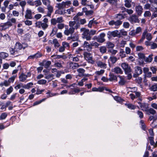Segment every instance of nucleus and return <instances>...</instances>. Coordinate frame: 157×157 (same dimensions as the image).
I'll use <instances>...</instances> for the list:
<instances>
[{"label": "nucleus", "mask_w": 157, "mask_h": 157, "mask_svg": "<svg viewBox=\"0 0 157 157\" xmlns=\"http://www.w3.org/2000/svg\"><path fill=\"white\" fill-rule=\"evenodd\" d=\"M69 26L70 27L68 29V26H66L65 29L64 31L65 35L68 36L69 34H72L74 32L75 29L80 28V24L79 22L76 23L75 21H70L69 22Z\"/></svg>", "instance_id": "obj_1"}, {"label": "nucleus", "mask_w": 157, "mask_h": 157, "mask_svg": "<svg viewBox=\"0 0 157 157\" xmlns=\"http://www.w3.org/2000/svg\"><path fill=\"white\" fill-rule=\"evenodd\" d=\"M80 31L81 32H82V35L83 39H86L87 40H91V36L90 35V31L89 29L84 28H82L80 29Z\"/></svg>", "instance_id": "obj_2"}, {"label": "nucleus", "mask_w": 157, "mask_h": 157, "mask_svg": "<svg viewBox=\"0 0 157 157\" xmlns=\"http://www.w3.org/2000/svg\"><path fill=\"white\" fill-rule=\"evenodd\" d=\"M84 57L85 59L89 63L91 64L94 63L95 61L93 60L92 56L91 53L89 52H85L84 54Z\"/></svg>", "instance_id": "obj_3"}, {"label": "nucleus", "mask_w": 157, "mask_h": 157, "mask_svg": "<svg viewBox=\"0 0 157 157\" xmlns=\"http://www.w3.org/2000/svg\"><path fill=\"white\" fill-rule=\"evenodd\" d=\"M12 25L11 22L7 21L6 22L1 23L0 24V30H4L8 28L10 26Z\"/></svg>", "instance_id": "obj_4"}, {"label": "nucleus", "mask_w": 157, "mask_h": 157, "mask_svg": "<svg viewBox=\"0 0 157 157\" xmlns=\"http://www.w3.org/2000/svg\"><path fill=\"white\" fill-rule=\"evenodd\" d=\"M121 67L124 70L125 73L132 72V70L130 67L126 63H123L121 64Z\"/></svg>", "instance_id": "obj_5"}, {"label": "nucleus", "mask_w": 157, "mask_h": 157, "mask_svg": "<svg viewBox=\"0 0 157 157\" xmlns=\"http://www.w3.org/2000/svg\"><path fill=\"white\" fill-rule=\"evenodd\" d=\"M144 8L145 10H149L151 11H153L156 10V7L154 6L153 5L148 3L144 5Z\"/></svg>", "instance_id": "obj_6"}, {"label": "nucleus", "mask_w": 157, "mask_h": 157, "mask_svg": "<svg viewBox=\"0 0 157 157\" xmlns=\"http://www.w3.org/2000/svg\"><path fill=\"white\" fill-rule=\"evenodd\" d=\"M107 35L114 37H120V35L119 32V30H116L112 32L109 31L107 33Z\"/></svg>", "instance_id": "obj_7"}, {"label": "nucleus", "mask_w": 157, "mask_h": 157, "mask_svg": "<svg viewBox=\"0 0 157 157\" xmlns=\"http://www.w3.org/2000/svg\"><path fill=\"white\" fill-rule=\"evenodd\" d=\"M142 7L140 5L136 6L135 7L136 12L139 15H141L143 12Z\"/></svg>", "instance_id": "obj_8"}, {"label": "nucleus", "mask_w": 157, "mask_h": 157, "mask_svg": "<svg viewBox=\"0 0 157 157\" xmlns=\"http://www.w3.org/2000/svg\"><path fill=\"white\" fill-rule=\"evenodd\" d=\"M129 21L132 24L139 22L138 17L136 15H132L129 18Z\"/></svg>", "instance_id": "obj_9"}, {"label": "nucleus", "mask_w": 157, "mask_h": 157, "mask_svg": "<svg viewBox=\"0 0 157 157\" xmlns=\"http://www.w3.org/2000/svg\"><path fill=\"white\" fill-rule=\"evenodd\" d=\"M96 63L98 67L101 68L105 69L107 67V64L105 63L102 62L101 61H97Z\"/></svg>", "instance_id": "obj_10"}, {"label": "nucleus", "mask_w": 157, "mask_h": 157, "mask_svg": "<svg viewBox=\"0 0 157 157\" xmlns=\"http://www.w3.org/2000/svg\"><path fill=\"white\" fill-rule=\"evenodd\" d=\"M14 48L15 50L17 52L21 49L22 48H25L21 43L19 42L16 43Z\"/></svg>", "instance_id": "obj_11"}, {"label": "nucleus", "mask_w": 157, "mask_h": 157, "mask_svg": "<svg viewBox=\"0 0 157 157\" xmlns=\"http://www.w3.org/2000/svg\"><path fill=\"white\" fill-rule=\"evenodd\" d=\"M25 17L26 18L28 19H32V11L31 10L29 9H27L26 14L25 15Z\"/></svg>", "instance_id": "obj_12"}, {"label": "nucleus", "mask_w": 157, "mask_h": 157, "mask_svg": "<svg viewBox=\"0 0 157 157\" xmlns=\"http://www.w3.org/2000/svg\"><path fill=\"white\" fill-rule=\"evenodd\" d=\"M109 24L110 25H115L118 26L121 25L122 24V22L119 20H117L116 21H111L109 22Z\"/></svg>", "instance_id": "obj_13"}, {"label": "nucleus", "mask_w": 157, "mask_h": 157, "mask_svg": "<svg viewBox=\"0 0 157 157\" xmlns=\"http://www.w3.org/2000/svg\"><path fill=\"white\" fill-rule=\"evenodd\" d=\"M119 77L120 78V80L118 82L119 84L121 86L124 85L127 82L124 76H119Z\"/></svg>", "instance_id": "obj_14"}, {"label": "nucleus", "mask_w": 157, "mask_h": 157, "mask_svg": "<svg viewBox=\"0 0 157 157\" xmlns=\"http://www.w3.org/2000/svg\"><path fill=\"white\" fill-rule=\"evenodd\" d=\"M56 7L59 10L63 9L65 8L64 4V2H62L61 3H58L56 4Z\"/></svg>", "instance_id": "obj_15"}, {"label": "nucleus", "mask_w": 157, "mask_h": 157, "mask_svg": "<svg viewBox=\"0 0 157 157\" xmlns=\"http://www.w3.org/2000/svg\"><path fill=\"white\" fill-rule=\"evenodd\" d=\"M83 46L84 47V49L86 50L87 51H90L91 49L90 44V45L88 42L86 41L84 42Z\"/></svg>", "instance_id": "obj_16"}, {"label": "nucleus", "mask_w": 157, "mask_h": 157, "mask_svg": "<svg viewBox=\"0 0 157 157\" xmlns=\"http://www.w3.org/2000/svg\"><path fill=\"white\" fill-rule=\"evenodd\" d=\"M77 71L78 73V76L79 77H82L84 76H86L87 75L84 74V73L85 71L82 68H79Z\"/></svg>", "instance_id": "obj_17"}, {"label": "nucleus", "mask_w": 157, "mask_h": 157, "mask_svg": "<svg viewBox=\"0 0 157 157\" xmlns=\"http://www.w3.org/2000/svg\"><path fill=\"white\" fill-rule=\"evenodd\" d=\"M105 34L104 33H101L100 34V36L97 39V41L100 43H103L105 41L104 37Z\"/></svg>", "instance_id": "obj_18"}, {"label": "nucleus", "mask_w": 157, "mask_h": 157, "mask_svg": "<svg viewBox=\"0 0 157 157\" xmlns=\"http://www.w3.org/2000/svg\"><path fill=\"white\" fill-rule=\"evenodd\" d=\"M27 75L23 73H22L19 76V81L21 82H24L27 78Z\"/></svg>", "instance_id": "obj_19"}, {"label": "nucleus", "mask_w": 157, "mask_h": 157, "mask_svg": "<svg viewBox=\"0 0 157 157\" xmlns=\"http://www.w3.org/2000/svg\"><path fill=\"white\" fill-rule=\"evenodd\" d=\"M138 104L140 105V107L141 109L143 111H146L148 109V105L145 103L142 104L141 102H138Z\"/></svg>", "instance_id": "obj_20"}, {"label": "nucleus", "mask_w": 157, "mask_h": 157, "mask_svg": "<svg viewBox=\"0 0 157 157\" xmlns=\"http://www.w3.org/2000/svg\"><path fill=\"white\" fill-rule=\"evenodd\" d=\"M79 67V65L76 63L71 62L69 63L70 67L73 69H75Z\"/></svg>", "instance_id": "obj_21"}, {"label": "nucleus", "mask_w": 157, "mask_h": 157, "mask_svg": "<svg viewBox=\"0 0 157 157\" xmlns=\"http://www.w3.org/2000/svg\"><path fill=\"white\" fill-rule=\"evenodd\" d=\"M135 73L137 75H140L142 73L141 68L139 66H136L135 67Z\"/></svg>", "instance_id": "obj_22"}, {"label": "nucleus", "mask_w": 157, "mask_h": 157, "mask_svg": "<svg viewBox=\"0 0 157 157\" xmlns=\"http://www.w3.org/2000/svg\"><path fill=\"white\" fill-rule=\"evenodd\" d=\"M41 56V54L40 53H37L33 55H31L29 56L28 58V59H37L40 57Z\"/></svg>", "instance_id": "obj_23"}, {"label": "nucleus", "mask_w": 157, "mask_h": 157, "mask_svg": "<svg viewBox=\"0 0 157 157\" xmlns=\"http://www.w3.org/2000/svg\"><path fill=\"white\" fill-rule=\"evenodd\" d=\"M54 75L52 74H45V78L47 79L49 82L53 79Z\"/></svg>", "instance_id": "obj_24"}, {"label": "nucleus", "mask_w": 157, "mask_h": 157, "mask_svg": "<svg viewBox=\"0 0 157 157\" xmlns=\"http://www.w3.org/2000/svg\"><path fill=\"white\" fill-rule=\"evenodd\" d=\"M51 62L49 61H44L42 63V66H44V67L46 68H48L51 64Z\"/></svg>", "instance_id": "obj_25"}, {"label": "nucleus", "mask_w": 157, "mask_h": 157, "mask_svg": "<svg viewBox=\"0 0 157 157\" xmlns=\"http://www.w3.org/2000/svg\"><path fill=\"white\" fill-rule=\"evenodd\" d=\"M152 56L153 55L151 54L148 56V57L146 58L145 57L144 59V60L145 62L148 63L151 62L153 59V58L152 57Z\"/></svg>", "instance_id": "obj_26"}, {"label": "nucleus", "mask_w": 157, "mask_h": 157, "mask_svg": "<svg viewBox=\"0 0 157 157\" xmlns=\"http://www.w3.org/2000/svg\"><path fill=\"white\" fill-rule=\"evenodd\" d=\"M113 71L116 74H122V71L120 68L117 67L114 68Z\"/></svg>", "instance_id": "obj_27"}, {"label": "nucleus", "mask_w": 157, "mask_h": 157, "mask_svg": "<svg viewBox=\"0 0 157 157\" xmlns=\"http://www.w3.org/2000/svg\"><path fill=\"white\" fill-rule=\"evenodd\" d=\"M132 0H124V5L127 8H130L131 6V3Z\"/></svg>", "instance_id": "obj_28"}, {"label": "nucleus", "mask_w": 157, "mask_h": 157, "mask_svg": "<svg viewBox=\"0 0 157 157\" xmlns=\"http://www.w3.org/2000/svg\"><path fill=\"white\" fill-rule=\"evenodd\" d=\"M9 56L8 53L4 52H2L0 53V57L3 59H4L7 57Z\"/></svg>", "instance_id": "obj_29"}, {"label": "nucleus", "mask_w": 157, "mask_h": 157, "mask_svg": "<svg viewBox=\"0 0 157 157\" xmlns=\"http://www.w3.org/2000/svg\"><path fill=\"white\" fill-rule=\"evenodd\" d=\"M52 42L53 44H54L55 48H58L59 46V44L56 39H54L52 41Z\"/></svg>", "instance_id": "obj_30"}, {"label": "nucleus", "mask_w": 157, "mask_h": 157, "mask_svg": "<svg viewBox=\"0 0 157 157\" xmlns=\"http://www.w3.org/2000/svg\"><path fill=\"white\" fill-rule=\"evenodd\" d=\"M110 78L109 80L112 81H117V76L113 74H111L109 75Z\"/></svg>", "instance_id": "obj_31"}, {"label": "nucleus", "mask_w": 157, "mask_h": 157, "mask_svg": "<svg viewBox=\"0 0 157 157\" xmlns=\"http://www.w3.org/2000/svg\"><path fill=\"white\" fill-rule=\"evenodd\" d=\"M7 116V113L6 112L2 113L0 116V119L3 120L5 119Z\"/></svg>", "instance_id": "obj_32"}, {"label": "nucleus", "mask_w": 157, "mask_h": 157, "mask_svg": "<svg viewBox=\"0 0 157 157\" xmlns=\"http://www.w3.org/2000/svg\"><path fill=\"white\" fill-rule=\"evenodd\" d=\"M87 80L88 78H82L80 81L78 83V85L80 86H82L84 85V82Z\"/></svg>", "instance_id": "obj_33"}, {"label": "nucleus", "mask_w": 157, "mask_h": 157, "mask_svg": "<svg viewBox=\"0 0 157 157\" xmlns=\"http://www.w3.org/2000/svg\"><path fill=\"white\" fill-rule=\"evenodd\" d=\"M147 30H145L143 33L142 34V37L141 38V39L139 41V43H140L142 41H143L145 39V36L146 35V34H147Z\"/></svg>", "instance_id": "obj_34"}, {"label": "nucleus", "mask_w": 157, "mask_h": 157, "mask_svg": "<svg viewBox=\"0 0 157 157\" xmlns=\"http://www.w3.org/2000/svg\"><path fill=\"white\" fill-rule=\"evenodd\" d=\"M24 85H23V83H20L18 84L16 86H15L14 88L17 90L18 89H20L22 87L24 88Z\"/></svg>", "instance_id": "obj_35"}, {"label": "nucleus", "mask_w": 157, "mask_h": 157, "mask_svg": "<svg viewBox=\"0 0 157 157\" xmlns=\"http://www.w3.org/2000/svg\"><path fill=\"white\" fill-rule=\"evenodd\" d=\"M92 90L93 91L102 92L104 90V89L102 88H97L96 87H94L92 88Z\"/></svg>", "instance_id": "obj_36"}, {"label": "nucleus", "mask_w": 157, "mask_h": 157, "mask_svg": "<svg viewBox=\"0 0 157 157\" xmlns=\"http://www.w3.org/2000/svg\"><path fill=\"white\" fill-rule=\"evenodd\" d=\"M119 32L120 35V36L121 35L124 36H126L127 34V32L123 29L119 30Z\"/></svg>", "instance_id": "obj_37"}, {"label": "nucleus", "mask_w": 157, "mask_h": 157, "mask_svg": "<svg viewBox=\"0 0 157 157\" xmlns=\"http://www.w3.org/2000/svg\"><path fill=\"white\" fill-rule=\"evenodd\" d=\"M19 4L22 7V10L23 11L24 7L26 5V2L25 1H21L20 2Z\"/></svg>", "instance_id": "obj_38"}, {"label": "nucleus", "mask_w": 157, "mask_h": 157, "mask_svg": "<svg viewBox=\"0 0 157 157\" xmlns=\"http://www.w3.org/2000/svg\"><path fill=\"white\" fill-rule=\"evenodd\" d=\"M105 72V70L103 69H101L99 71H97L95 72V74L98 75H102Z\"/></svg>", "instance_id": "obj_39"}, {"label": "nucleus", "mask_w": 157, "mask_h": 157, "mask_svg": "<svg viewBox=\"0 0 157 157\" xmlns=\"http://www.w3.org/2000/svg\"><path fill=\"white\" fill-rule=\"evenodd\" d=\"M13 90V88L12 86H10L9 88L7 89L6 91L7 94L9 95L11 92H12Z\"/></svg>", "instance_id": "obj_40"}, {"label": "nucleus", "mask_w": 157, "mask_h": 157, "mask_svg": "<svg viewBox=\"0 0 157 157\" xmlns=\"http://www.w3.org/2000/svg\"><path fill=\"white\" fill-rule=\"evenodd\" d=\"M47 82V81L45 79H42L38 80L37 82V83L40 85L45 84Z\"/></svg>", "instance_id": "obj_41"}, {"label": "nucleus", "mask_w": 157, "mask_h": 157, "mask_svg": "<svg viewBox=\"0 0 157 157\" xmlns=\"http://www.w3.org/2000/svg\"><path fill=\"white\" fill-rule=\"evenodd\" d=\"M51 57L55 59H58L60 58H63V56L62 55H52Z\"/></svg>", "instance_id": "obj_42"}, {"label": "nucleus", "mask_w": 157, "mask_h": 157, "mask_svg": "<svg viewBox=\"0 0 157 157\" xmlns=\"http://www.w3.org/2000/svg\"><path fill=\"white\" fill-rule=\"evenodd\" d=\"M150 90L151 91H155L157 90V84H155L152 86L150 88Z\"/></svg>", "instance_id": "obj_43"}, {"label": "nucleus", "mask_w": 157, "mask_h": 157, "mask_svg": "<svg viewBox=\"0 0 157 157\" xmlns=\"http://www.w3.org/2000/svg\"><path fill=\"white\" fill-rule=\"evenodd\" d=\"M48 27V25L47 24L45 23L41 22V27L43 30H45Z\"/></svg>", "instance_id": "obj_44"}, {"label": "nucleus", "mask_w": 157, "mask_h": 157, "mask_svg": "<svg viewBox=\"0 0 157 157\" xmlns=\"http://www.w3.org/2000/svg\"><path fill=\"white\" fill-rule=\"evenodd\" d=\"M34 5L36 7H37L41 5L42 2L40 1L39 0H37L34 2Z\"/></svg>", "instance_id": "obj_45"}, {"label": "nucleus", "mask_w": 157, "mask_h": 157, "mask_svg": "<svg viewBox=\"0 0 157 157\" xmlns=\"http://www.w3.org/2000/svg\"><path fill=\"white\" fill-rule=\"evenodd\" d=\"M33 85V83L32 82H29L27 84L25 85H24V88L28 89L30 87H32Z\"/></svg>", "instance_id": "obj_46"}, {"label": "nucleus", "mask_w": 157, "mask_h": 157, "mask_svg": "<svg viewBox=\"0 0 157 157\" xmlns=\"http://www.w3.org/2000/svg\"><path fill=\"white\" fill-rule=\"evenodd\" d=\"M128 90L132 92H135L137 90V88L136 87H128Z\"/></svg>", "instance_id": "obj_47"}, {"label": "nucleus", "mask_w": 157, "mask_h": 157, "mask_svg": "<svg viewBox=\"0 0 157 157\" xmlns=\"http://www.w3.org/2000/svg\"><path fill=\"white\" fill-rule=\"evenodd\" d=\"M37 10L38 12L42 13H43L44 12V9L40 6L38 7L37 9Z\"/></svg>", "instance_id": "obj_48"}, {"label": "nucleus", "mask_w": 157, "mask_h": 157, "mask_svg": "<svg viewBox=\"0 0 157 157\" xmlns=\"http://www.w3.org/2000/svg\"><path fill=\"white\" fill-rule=\"evenodd\" d=\"M125 105L128 108L131 109H134L136 108L135 106L131 104H126Z\"/></svg>", "instance_id": "obj_49"}, {"label": "nucleus", "mask_w": 157, "mask_h": 157, "mask_svg": "<svg viewBox=\"0 0 157 157\" xmlns=\"http://www.w3.org/2000/svg\"><path fill=\"white\" fill-rule=\"evenodd\" d=\"M156 93H154L153 94V95L151 97H148V99L149 100V101H151L153 99H155L156 98Z\"/></svg>", "instance_id": "obj_50"}, {"label": "nucleus", "mask_w": 157, "mask_h": 157, "mask_svg": "<svg viewBox=\"0 0 157 157\" xmlns=\"http://www.w3.org/2000/svg\"><path fill=\"white\" fill-rule=\"evenodd\" d=\"M152 11L154 12L151 15V18H153L154 17H157V8L156 7V10Z\"/></svg>", "instance_id": "obj_51"}, {"label": "nucleus", "mask_w": 157, "mask_h": 157, "mask_svg": "<svg viewBox=\"0 0 157 157\" xmlns=\"http://www.w3.org/2000/svg\"><path fill=\"white\" fill-rule=\"evenodd\" d=\"M144 17H150L151 15V13L149 11H146L144 13Z\"/></svg>", "instance_id": "obj_52"}, {"label": "nucleus", "mask_w": 157, "mask_h": 157, "mask_svg": "<svg viewBox=\"0 0 157 157\" xmlns=\"http://www.w3.org/2000/svg\"><path fill=\"white\" fill-rule=\"evenodd\" d=\"M100 52L102 53H104L106 51V49L105 46H101L100 48Z\"/></svg>", "instance_id": "obj_53"}, {"label": "nucleus", "mask_w": 157, "mask_h": 157, "mask_svg": "<svg viewBox=\"0 0 157 157\" xmlns=\"http://www.w3.org/2000/svg\"><path fill=\"white\" fill-rule=\"evenodd\" d=\"M45 100H46V98H44L39 101H36L35 102L33 103V106H34L36 105L39 104H40L42 102L44 101Z\"/></svg>", "instance_id": "obj_54"}, {"label": "nucleus", "mask_w": 157, "mask_h": 157, "mask_svg": "<svg viewBox=\"0 0 157 157\" xmlns=\"http://www.w3.org/2000/svg\"><path fill=\"white\" fill-rule=\"evenodd\" d=\"M93 23L96 24L97 23L95 21H94V20L93 19L89 21L88 25V27L90 28H91Z\"/></svg>", "instance_id": "obj_55"}, {"label": "nucleus", "mask_w": 157, "mask_h": 157, "mask_svg": "<svg viewBox=\"0 0 157 157\" xmlns=\"http://www.w3.org/2000/svg\"><path fill=\"white\" fill-rule=\"evenodd\" d=\"M47 9L48 10V12H52L53 11V7L50 4L47 6Z\"/></svg>", "instance_id": "obj_56"}, {"label": "nucleus", "mask_w": 157, "mask_h": 157, "mask_svg": "<svg viewBox=\"0 0 157 157\" xmlns=\"http://www.w3.org/2000/svg\"><path fill=\"white\" fill-rule=\"evenodd\" d=\"M65 26V25L63 23H59L57 25V28L59 29H63Z\"/></svg>", "instance_id": "obj_57"}, {"label": "nucleus", "mask_w": 157, "mask_h": 157, "mask_svg": "<svg viewBox=\"0 0 157 157\" xmlns=\"http://www.w3.org/2000/svg\"><path fill=\"white\" fill-rule=\"evenodd\" d=\"M106 46L108 48H112L114 47V44L110 42H108L106 44Z\"/></svg>", "instance_id": "obj_58"}, {"label": "nucleus", "mask_w": 157, "mask_h": 157, "mask_svg": "<svg viewBox=\"0 0 157 157\" xmlns=\"http://www.w3.org/2000/svg\"><path fill=\"white\" fill-rule=\"evenodd\" d=\"M16 77V75H13L10 78L8 81L9 82V83H10L11 82H13Z\"/></svg>", "instance_id": "obj_59"}, {"label": "nucleus", "mask_w": 157, "mask_h": 157, "mask_svg": "<svg viewBox=\"0 0 157 157\" xmlns=\"http://www.w3.org/2000/svg\"><path fill=\"white\" fill-rule=\"evenodd\" d=\"M42 2L43 4L46 6L50 4V1L49 0H42Z\"/></svg>", "instance_id": "obj_60"}, {"label": "nucleus", "mask_w": 157, "mask_h": 157, "mask_svg": "<svg viewBox=\"0 0 157 157\" xmlns=\"http://www.w3.org/2000/svg\"><path fill=\"white\" fill-rule=\"evenodd\" d=\"M56 20L57 23H61L64 21L63 18L62 17L57 18Z\"/></svg>", "instance_id": "obj_61"}, {"label": "nucleus", "mask_w": 157, "mask_h": 157, "mask_svg": "<svg viewBox=\"0 0 157 157\" xmlns=\"http://www.w3.org/2000/svg\"><path fill=\"white\" fill-rule=\"evenodd\" d=\"M62 45L65 48H69V44L65 42H62Z\"/></svg>", "instance_id": "obj_62"}, {"label": "nucleus", "mask_w": 157, "mask_h": 157, "mask_svg": "<svg viewBox=\"0 0 157 157\" xmlns=\"http://www.w3.org/2000/svg\"><path fill=\"white\" fill-rule=\"evenodd\" d=\"M90 44L92 46H94L95 47H97L99 45V44L97 42L94 41L91 42Z\"/></svg>", "instance_id": "obj_63"}, {"label": "nucleus", "mask_w": 157, "mask_h": 157, "mask_svg": "<svg viewBox=\"0 0 157 157\" xmlns=\"http://www.w3.org/2000/svg\"><path fill=\"white\" fill-rule=\"evenodd\" d=\"M120 55L122 57H124L126 56V53L123 50H121L120 51Z\"/></svg>", "instance_id": "obj_64"}]
</instances>
